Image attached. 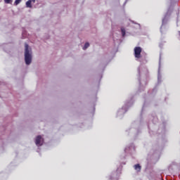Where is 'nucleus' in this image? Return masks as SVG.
<instances>
[{
  "label": "nucleus",
  "instance_id": "nucleus-10",
  "mask_svg": "<svg viewBox=\"0 0 180 180\" xmlns=\"http://www.w3.org/2000/svg\"><path fill=\"white\" fill-rule=\"evenodd\" d=\"M6 4H11V0H4Z\"/></svg>",
  "mask_w": 180,
  "mask_h": 180
},
{
  "label": "nucleus",
  "instance_id": "nucleus-8",
  "mask_svg": "<svg viewBox=\"0 0 180 180\" xmlns=\"http://www.w3.org/2000/svg\"><path fill=\"white\" fill-rule=\"evenodd\" d=\"M89 47V43L86 42L83 47V50H86Z\"/></svg>",
  "mask_w": 180,
  "mask_h": 180
},
{
  "label": "nucleus",
  "instance_id": "nucleus-6",
  "mask_svg": "<svg viewBox=\"0 0 180 180\" xmlns=\"http://www.w3.org/2000/svg\"><path fill=\"white\" fill-rule=\"evenodd\" d=\"M32 2H33V1H32V0H28V1L26 2V6H27V8H32Z\"/></svg>",
  "mask_w": 180,
  "mask_h": 180
},
{
  "label": "nucleus",
  "instance_id": "nucleus-4",
  "mask_svg": "<svg viewBox=\"0 0 180 180\" xmlns=\"http://www.w3.org/2000/svg\"><path fill=\"white\" fill-rule=\"evenodd\" d=\"M171 16V11H168L165 15V18H163L162 20V22H165L167 20V19H168L169 17Z\"/></svg>",
  "mask_w": 180,
  "mask_h": 180
},
{
  "label": "nucleus",
  "instance_id": "nucleus-2",
  "mask_svg": "<svg viewBox=\"0 0 180 180\" xmlns=\"http://www.w3.org/2000/svg\"><path fill=\"white\" fill-rule=\"evenodd\" d=\"M134 51L135 58H141V51H142L141 47L136 46L134 48Z\"/></svg>",
  "mask_w": 180,
  "mask_h": 180
},
{
  "label": "nucleus",
  "instance_id": "nucleus-3",
  "mask_svg": "<svg viewBox=\"0 0 180 180\" xmlns=\"http://www.w3.org/2000/svg\"><path fill=\"white\" fill-rule=\"evenodd\" d=\"M44 141V140L41 138V136L39 135L36 137L35 144L39 147L40 146H43Z\"/></svg>",
  "mask_w": 180,
  "mask_h": 180
},
{
  "label": "nucleus",
  "instance_id": "nucleus-11",
  "mask_svg": "<svg viewBox=\"0 0 180 180\" xmlns=\"http://www.w3.org/2000/svg\"><path fill=\"white\" fill-rule=\"evenodd\" d=\"M32 2L34 4V2H36V0H32Z\"/></svg>",
  "mask_w": 180,
  "mask_h": 180
},
{
  "label": "nucleus",
  "instance_id": "nucleus-9",
  "mask_svg": "<svg viewBox=\"0 0 180 180\" xmlns=\"http://www.w3.org/2000/svg\"><path fill=\"white\" fill-rule=\"evenodd\" d=\"M20 2H22V0H15V5H19Z\"/></svg>",
  "mask_w": 180,
  "mask_h": 180
},
{
  "label": "nucleus",
  "instance_id": "nucleus-7",
  "mask_svg": "<svg viewBox=\"0 0 180 180\" xmlns=\"http://www.w3.org/2000/svg\"><path fill=\"white\" fill-rule=\"evenodd\" d=\"M121 32L123 37H124V36H126V30H124V28H121Z\"/></svg>",
  "mask_w": 180,
  "mask_h": 180
},
{
  "label": "nucleus",
  "instance_id": "nucleus-1",
  "mask_svg": "<svg viewBox=\"0 0 180 180\" xmlns=\"http://www.w3.org/2000/svg\"><path fill=\"white\" fill-rule=\"evenodd\" d=\"M25 61L27 65H29L32 63V52L29 51V45L25 44Z\"/></svg>",
  "mask_w": 180,
  "mask_h": 180
},
{
  "label": "nucleus",
  "instance_id": "nucleus-5",
  "mask_svg": "<svg viewBox=\"0 0 180 180\" xmlns=\"http://www.w3.org/2000/svg\"><path fill=\"white\" fill-rule=\"evenodd\" d=\"M134 169H136V171H138V172H140V171H141V166H140L139 164L135 165Z\"/></svg>",
  "mask_w": 180,
  "mask_h": 180
}]
</instances>
